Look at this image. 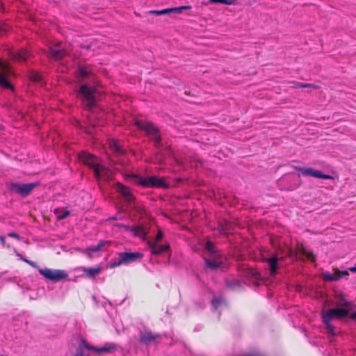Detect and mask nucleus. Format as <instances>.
<instances>
[{"label":"nucleus","instance_id":"393cba45","mask_svg":"<svg viewBox=\"0 0 356 356\" xmlns=\"http://www.w3.org/2000/svg\"><path fill=\"white\" fill-rule=\"evenodd\" d=\"M171 13H172V10H170V8H165V9L159 10H153L149 11V13L154 14L156 15H166V14H169Z\"/></svg>","mask_w":356,"mask_h":356},{"label":"nucleus","instance_id":"473e14b6","mask_svg":"<svg viewBox=\"0 0 356 356\" xmlns=\"http://www.w3.org/2000/svg\"><path fill=\"white\" fill-rule=\"evenodd\" d=\"M79 74L82 78H86L90 74V71L84 67H80Z\"/></svg>","mask_w":356,"mask_h":356},{"label":"nucleus","instance_id":"3c124183","mask_svg":"<svg viewBox=\"0 0 356 356\" xmlns=\"http://www.w3.org/2000/svg\"><path fill=\"white\" fill-rule=\"evenodd\" d=\"M86 131L88 134H92V130H90V128H88V129L86 130Z\"/></svg>","mask_w":356,"mask_h":356},{"label":"nucleus","instance_id":"f257e3e1","mask_svg":"<svg viewBox=\"0 0 356 356\" xmlns=\"http://www.w3.org/2000/svg\"><path fill=\"white\" fill-rule=\"evenodd\" d=\"M129 177L135 184H140L144 187L162 188L168 187V184L165 183L163 178H159L156 176L143 177L137 175H131Z\"/></svg>","mask_w":356,"mask_h":356},{"label":"nucleus","instance_id":"bb28decb","mask_svg":"<svg viewBox=\"0 0 356 356\" xmlns=\"http://www.w3.org/2000/svg\"><path fill=\"white\" fill-rule=\"evenodd\" d=\"M110 267L112 268H115L116 267H118L121 265H123L122 263V261L120 258L118 257V259H112L109 264Z\"/></svg>","mask_w":356,"mask_h":356},{"label":"nucleus","instance_id":"49530a36","mask_svg":"<svg viewBox=\"0 0 356 356\" xmlns=\"http://www.w3.org/2000/svg\"><path fill=\"white\" fill-rule=\"evenodd\" d=\"M349 270L352 273H356V264H355V266H353V267H350L349 268Z\"/></svg>","mask_w":356,"mask_h":356},{"label":"nucleus","instance_id":"4468645a","mask_svg":"<svg viewBox=\"0 0 356 356\" xmlns=\"http://www.w3.org/2000/svg\"><path fill=\"white\" fill-rule=\"evenodd\" d=\"M60 43H58L55 45V47H51L49 48L48 56L51 58H53L56 60L62 59L65 55L66 51L63 49L60 48Z\"/></svg>","mask_w":356,"mask_h":356},{"label":"nucleus","instance_id":"f8f14e48","mask_svg":"<svg viewBox=\"0 0 356 356\" xmlns=\"http://www.w3.org/2000/svg\"><path fill=\"white\" fill-rule=\"evenodd\" d=\"M94 173L97 179H103L104 181L109 180L113 176L111 170L101 164L95 169Z\"/></svg>","mask_w":356,"mask_h":356},{"label":"nucleus","instance_id":"f03ea898","mask_svg":"<svg viewBox=\"0 0 356 356\" xmlns=\"http://www.w3.org/2000/svg\"><path fill=\"white\" fill-rule=\"evenodd\" d=\"M137 127L145 131L147 134L154 140V145L159 147L161 145V138L159 131L154 124L148 121L136 120L135 122Z\"/></svg>","mask_w":356,"mask_h":356},{"label":"nucleus","instance_id":"c9c22d12","mask_svg":"<svg viewBox=\"0 0 356 356\" xmlns=\"http://www.w3.org/2000/svg\"><path fill=\"white\" fill-rule=\"evenodd\" d=\"M163 234L161 230H159L158 233L156 236L154 241H152V243H159L163 238Z\"/></svg>","mask_w":356,"mask_h":356},{"label":"nucleus","instance_id":"0eeeda50","mask_svg":"<svg viewBox=\"0 0 356 356\" xmlns=\"http://www.w3.org/2000/svg\"><path fill=\"white\" fill-rule=\"evenodd\" d=\"M349 313L348 309L345 308L330 309L323 313V321H330L332 319H342Z\"/></svg>","mask_w":356,"mask_h":356},{"label":"nucleus","instance_id":"09e8293b","mask_svg":"<svg viewBox=\"0 0 356 356\" xmlns=\"http://www.w3.org/2000/svg\"><path fill=\"white\" fill-rule=\"evenodd\" d=\"M17 256H18V257H19V258H20L22 261H24L25 263H26V261H29V259H25V258L22 257L21 254H17Z\"/></svg>","mask_w":356,"mask_h":356},{"label":"nucleus","instance_id":"5701e85b","mask_svg":"<svg viewBox=\"0 0 356 356\" xmlns=\"http://www.w3.org/2000/svg\"><path fill=\"white\" fill-rule=\"evenodd\" d=\"M110 147L115 153L119 154L123 153V149L117 140H112L110 143Z\"/></svg>","mask_w":356,"mask_h":356},{"label":"nucleus","instance_id":"2eb2a0df","mask_svg":"<svg viewBox=\"0 0 356 356\" xmlns=\"http://www.w3.org/2000/svg\"><path fill=\"white\" fill-rule=\"evenodd\" d=\"M116 191L123 196L129 202H132L134 200V197L132 195L131 190L129 187L118 183L115 186Z\"/></svg>","mask_w":356,"mask_h":356},{"label":"nucleus","instance_id":"b1692460","mask_svg":"<svg viewBox=\"0 0 356 356\" xmlns=\"http://www.w3.org/2000/svg\"><path fill=\"white\" fill-rule=\"evenodd\" d=\"M104 244H105V242L103 241H101L99 242V243L97 245L88 248L86 250V251H88V252H98V251H99V250H101L102 249V248L104 247Z\"/></svg>","mask_w":356,"mask_h":356},{"label":"nucleus","instance_id":"f704fd0d","mask_svg":"<svg viewBox=\"0 0 356 356\" xmlns=\"http://www.w3.org/2000/svg\"><path fill=\"white\" fill-rule=\"evenodd\" d=\"M330 321H323L324 324L325 325L328 332L332 334V335L334 334V327L330 324Z\"/></svg>","mask_w":356,"mask_h":356},{"label":"nucleus","instance_id":"603ef678","mask_svg":"<svg viewBox=\"0 0 356 356\" xmlns=\"http://www.w3.org/2000/svg\"><path fill=\"white\" fill-rule=\"evenodd\" d=\"M254 277L256 279H259L260 277V275L259 273H255Z\"/></svg>","mask_w":356,"mask_h":356},{"label":"nucleus","instance_id":"ddd939ff","mask_svg":"<svg viewBox=\"0 0 356 356\" xmlns=\"http://www.w3.org/2000/svg\"><path fill=\"white\" fill-rule=\"evenodd\" d=\"M8 54L13 60L17 62H25L31 56V54L24 49L16 51H9Z\"/></svg>","mask_w":356,"mask_h":356},{"label":"nucleus","instance_id":"2f4dec72","mask_svg":"<svg viewBox=\"0 0 356 356\" xmlns=\"http://www.w3.org/2000/svg\"><path fill=\"white\" fill-rule=\"evenodd\" d=\"M205 248L211 254H215L216 252L215 245L211 241H208L206 243Z\"/></svg>","mask_w":356,"mask_h":356},{"label":"nucleus","instance_id":"4be33fe9","mask_svg":"<svg viewBox=\"0 0 356 356\" xmlns=\"http://www.w3.org/2000/svg\"><path fill=\"white\" fill-rule=\"evenodd\" d=\"M299 252L302 255L307 257V259H311L312 261H315V256L312 252L308 251L303 245H301L299 248Z\"/></svg>","mask_w":356,"mask_h":356},{"label":"nucleus","instance_id":"c03bdc74","mask_svg":"<svg viewBox=\"0 0 356 356\" xmlns=\"http://www.w3.org/2000/svg\"><path fill=\"white\" fill-rule=\"evenodd\" d=\"M26 263L28 264L29 265H30L31 266L33 267V268H37L38 267L37 264L35 262H34V261H31V260L26 261Z\"/></svg>","mask_w":356,"mask_h":356},{"label":"nucleus","instance_id":"9b49d317","mask_svg":"<svg viewBox=\"0 0 356 356\" xmlns=\"http://www.w3.org/2000/svg\"><path fill=\"white\" fill-rule=\"evenodd\" d=\"M349 275L348 270H339L337 268L333 269V273L325 272L323 274V279L326 281H336Z\"/></svg>","mask_w":356,"mask_h":356},{"label":"nucleus","instance_id":"1a4fd4ad","mask_svg":"<svg viewBox=\"0 0 356 356\" xmlns=\"http://www.w3.org/2000/svg\"><path fill=\"white\" fill-rule=\"evenodd\" d=\"M79 159L85 165L92 168L93 171H95V169L100 164L99 159L97 157L85 152H83L79 154Z\"/></svg>","mask_w":356,"mask_h":356},{"label":"nucleus","instance_id":"7c9ffc66","mask_svg":"<svg viewBox=\"0 0 356 356\" xmlns=\"http://www.w3.org/2000/svg\"><path fill=\"white\" fill-rule=\"evenodd\" d=\"M210 3H222L226 5L233 4L235 0H210Z\"/></svg>","mask_w":356,"mask_h":356},{"label":"nucleus","instance_id":"9d476101","mask_svg":"<svg viewBox=\"0 0 356 356\" xmlns=\"http://www.w3.org/2000/svg\"><path fill=\"white\" fill-rule=\"evenodd\" d=\"M118 257L120 258L122 264H129L143 257L140 252H120Z\"/></svg>","mask_w":356,"mask_h":356},{"label":"nucleus","instance_id":"37998d69","mask_svg":"<svg viewBox=\"0 0 356 356\" xmlns=\"http://www.w3.org/2000/svg\"><path fill=\"white\" fill-rule=\"evenodd\" d=\"M70 214V211H65L61 216H58V218L59 219H64L66 217H67Z\"/></svg>","mask_w":356,"mask_h":356},{"label":"nucleus","instance_id":"a878e982","mask_svg":"<svg viewBox=\"0 0 356 356\" xmlns=\"http://www.w3.org/2000/svg\"><path fill=\"white\" fill-rule=\"evenodd\" d=\"M114 345L105 346L102 348H97V353H110L115 349Z\"/></svg>","mask_w":356,"mask_h":356},{"label":"nucleus","instance_id":"412c9836","mask_svg":"<svg viewBox=\"0 0 356 356\" xmlns=\"http://www.w3.org/2000/svg\"><path fill=\"white\" fill-rule=\"evenodd\" d=\"M102 268L98 266L95 268H83V272L89 277H94L102 272Z\"/></svg>","mask_w":356,"mask_h":356},{"label":"nucleus","instance_id":"72a5a7b5","mask_svg":"<svg viewBox=\"0 0 356 356\" xmlns=\"http://www.w3.org/2000/svg\"><path fill=\"white\" fill-rule=\"evenodd\" d=\"M82 344L83 345V346H84L86 348H87V349H88V350H93V351H95V352L97 353V348H95V347H94V346H91V345L88 344V343L86 342V340L82 339Z\"/></svg>","mask_w":356,"mask_h":356},{"label":"nucleus","instance_id":"a211bd4d","mask_svg":"<svg viewBox=\"0 0 356 356\" xmlns=\"http://www.w3.org/2000/svg\"><path fill=\"white\" fill-rule=\"evenodd\" d=\"M160 337L159 334L150 331L143 332L140 334V341L145 344H149Z\"/></svg>","mask_w":356,"mask_h":356},{"label":"nucleus","instance_id":"4c0bfd02","mask_svg":"<svg viewBox=\"0 0 356 356\" xmlns=\"http://www.w3.org/2000/svg\"><path fill=\"white\" fill-rule=\"evenodd\" d=\"M31 79L35 82H38L41 80V76L38 74H33L31 76Z\"/></svg>","mask_w":356,"mask_h":356},{"label":"nucleus","instance_id":"39448f33","mask_svg":"<svg viewBox=\"0 0 356 356\" xmlns=\"http://www.w3.org/2000/svg\"><path fill=\"white\" fill-rule=\"evenodd\" d=\"M79 93L88 108H92L95 104L96 89L94 87L82 85L79 89Z\"/></svg>","mask_w":356,"mask_h":356},{"label":"nucleus","instance_id":"79ce46f5","mask_svg":"<svg viewBox=\"0 0 356 356\" xmlns=\"http://www.w3.org/2000/svg\"><path fill=\"white\" fill-rule=\"evenodd\" d=\"M227 285L229 287L234 289L235 288V286H239L240 284L238 281H234L233 284H231L230 283H227Z\"/></svg>","mask_w":356,"mask_h":356},{"label":"nucleus","instance_id":"58836bf2","mask_svg":"<svg viewBox=\"0 0 356 356\" xmlns=\"http://www.w3.org/2000/svg\"><path fill=\"white\" fill-rule=\"evenodd\" d=\"M221 302L219 299L215 298L212 300V305L215 307V309H217L218 307L220 305Z\"/></svg>","mask_w":356,"mask_h":356},{"label":"nucleus","instance_id":"7ed1b4c3","mask_svg":"<svg viewBox=\"0 0 356 356\" xmlns=\"http://www.w3.org/2000/svg\"><path fill=\"white\" fill-rule=\"evenodd\" d=\"M38 185V182L28 184L11 183L9 184L8 188L12 193L24 197L28 196Z\"/></svg>","mask_w":356,"mask_h":356},{"label":"nucleus","instance_id":"6e6552de","mask_svg":"<svg viewBox=\"0 0 356 356\" xmlns=\"http://www.w3.org/2000/svg\"><path fill=\"white\" fill-rule=\"evenodd\" d=\"M299 171L302 175L305 177H314L316 178H321L324 179H334L332 176L323 174L321 171L315 170L312 168H300Z\"/></svg>","mask_w":356,"mask_h":356},{"label":"nucleus","instance_id":"6ab92c4d","mask_svg":"<svg viewBox=\"0 0 356 356\" xmlns=\"http://www.w3.org/2000/svg\"><path fill=\"white\" fill-rule=\"evenodd\" d=\"M205 263L208 268L211 270H216L222 265V261L218 256H215L213 259H205Z\"/></svg>","mask_w":356,"mask_h":356},{"label":"nucleus","instance_id":"864d4df0","mask_svg":"<svg viewBox=\"0 0 356 356\" xmlns=\"http://www.w3.org/2000/svg\"><path fill=\"white\" fill-rule=\"evenodd\" d=\"M91 126H92V127H95V124H91Z\"/></svg>","mask_w":356,"mask_h":356},{"label":"nucleus","instance_id":"8fccbe9b","mask_svg":"<svg viewBox=\"0 0 356 356\" xmlns=\"http://www.w3.org/2000/svg\"><path fill=\"white\" fill-rule=\"evenodd\" d=\"M350 318L352 319L356 320V312H354L351 314Z\"/></svg>","mask_w":356,"mask_h":356},{"label":"nucleus","instance_id":"de8ad7c7","mask_svg":"<svg viewBox=\"0 0 356 356\" xmlns=\"http://www.w3.org/2000/svg\"><path fill=\"white\" fill-rule=\"evenodd\" d=\"M1 243L3 245H5V243H6L5 238H4V237H3V236H0V243Z\"/></svg>","mask_w":356,"mask_h":356},{"label":"nucleus","instance_id":"c756f323","mask_svg":"<svg viewBox=\"0 0 356 356\" xmlns=\"http://www.w3.org/2000/svg\"><path fill=\"white\" fill-rule=\"evenodd\" d=\"M8 26L4 22H0V37L4 35L8 31Z\"/></svg>","mask_w":356,"mask_h":356},{"label":"nucleus","instance_id":"a19ab883","mask_svg":"<svg viewBox=\"0 0 356 356\" xmlns=\"http://www.w3.org/2000/svg\"><path fill=\"white\" fill-rule=\"evenodd\" d=\"M304 88L316 89L318 88V86L312 83H304Z\"/></svg>","mask_w":356,"mask_h":356},{"label":"nucleus","instance_id":"423d86ee","mask_svg":"<svg viewBox=\"0 0 356 356\" xmlns=\"http://www.w3.org/2000/svg\"><path fill=\"white\" fill-rule=\"evenodd\" d=\"M39 273L43 275L46 279L51 280L54 282H57L62 280L66 279L68 275L63 270H52L48 268H39Z\"/></svg>","mask_w":356,"mask_h":356},{"label":"nucleus","instance_id":"ea45409f","mask_svg":"<svg viewBox=\"0 0 356 356\" xmlns=\"http://www.w3.org/2000/svg\"><path fill=\"white\" fill-rule=\"evenodd\" d=\"M8 236L9 237L16 238L17 240H19L20 238L19 236L15 232H10L8 234Z\"/></svg>","mask_w":356,"mask_h":356},{"label":"nucleus","instance_id":"a18cd8bd","mask_svg":"<svg viewBox=\"0 0 356 356\" xmlns=\"http://www.w3.org/2000/svg\"><path fill=\"white\" fill-rule=\"evenodd\" d=\"M294 88H304V83L296 82L294 84Z\"/></svg>","mask_w":356,"mask_h":356},{"label":"nucleus","instance_id":"dca6fc26","mask_svg":"<svg viewBox=\"0 0 356 356\" xmlns=\"http://www.w3.org/2000/svg\"><path fill=\"white\" fill-rule=\"evenodd\" d=\"M148 245L151 249L152 254L154 255H159L163 252H168L170 249V245L168 243L159 245V243L149 241Z\"/></svg>","mask_w":356,"mask_h":356},{"label":"nucleus","instance_id":"c85d7f7f","mask_svg":"<svg viewBox=\"0 0 356 356\" xmlns=\"http://www.w3.org/2000/svg\"><path fill=\"white\" fill-rule=\"evenodd\" d=\"M190 9H191V6H184L180 7L170 8V10H172V13H181L184 10Z\"/></svg>","mask_w":356,"mask_h":356},{"label":"nucleus","instance_id":"20e7f679","mask_svg":"<svg viewBox=\"0 0 356 356\" xmlns=\"http://www.w3.org/2000/svg\"><path fill=\"white\" fill-rule=\"evenodd\" d=\"M13 75V72L9 66L8 63L0 58V86L6 89L13 90L8 79Z\"/></svg>","mask_w":356,"mask_h":356},{"label":"nucleus","instance_id":"e433bc0d","mask_svg":"<svg viewBox=\"0 0 356 356\" xmlns=\"http://www.w3.org/2000/svg\"><path fill=\"white\" fill-rule=\"evenodd\" d=\"M74 356H89V355L84 354L83 348L81 346H79L76 349V354Z\"/></svg>","mask_w":356,"mask_h":356},{"label":"nucleus","instance_id":"f3484780","mask_svg":"<svg viewBox=\"0 0 356 356\" xmlns=\"http://www.w3.org/2000/svg\"><path fill=\"white\" fill-rule=\"evenodd\" d=\"M120 227L124 228L127 231L132 233L134 236H138L143 240L145 238L147 233L142 226L129 227L127 225H122Z\"/></svg>","mask_w":356,"mask_h":356},{"label":"nucleus","instance_id":"aec40b11","mask_svg":"<svg viewBox=\"0 0 356 356\" xmlns=\"http://www.w3.org/2000/svg\"><path fill=\"white\" fill-rule=\"evenodd\" d=\"M266 261L268 262L269 268H270V275H275L277 271V262H278L277 257L273 256L270 258H268L266 259Z\"/></svg>","mask_w":356,"mask_h":356},{"label":"nucleus","instance_id":"cd10ccee","mask_svg":"<svg viewBox=\"0 0 356 356\" xmlns=\"http://www.w3.org/2000/svg\"><path fill=\"white\" fill-rule=\"evenodd\" d=\"M337 305L339 307H343L346 309H349L351 307V303L350 302L346 301L343 299L337 301Z\"/></svg>","mask_w":356,"mask_h":356}]
</instances>
